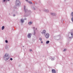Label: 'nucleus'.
<instances>
[{"label":"nucleus","mask_w":73,"mask_h":73,"mask_svg":"<svg viewBox=\"0 0 73 73\" xmlns=\"http://www.w3.org/2000/svg\"><path fill=\"white\" fill-rule=\"evenodd\" d=\"M34 35H36V33L35 32V29L34 30Z\"/></svg>","instance_id":"15"},{"label":"nucleus","mask_w":73,"mask_h":73,"mask_svg":"<svg viewBox=\"0 0 73 73\" xmlns=\"http://www.w3.org/2000/svg\"><path fill=\"white\" fill-rule=\"evenodd\" d=\"M16 16V15H15V14H13V16L14 17H15V16Z\"/></svg>","instance_id":"25"},{"label":"nucleus","mask_w":73,"mask_h":73,"mask_svg":"<svg viewBox=\"0 0 73 73\" xmlns=\"http://www.w3.org/2000/svg\"><path fill=\"white\" fill-rule=\"evenodd\" d=\"M71 35L72 36L71 37H73V33H72V32L71 33Z\"/></svg>","instance_id":"14"},{"label":"nucleus","mask_w":73,"mask_h":73,"mask_svg":"<svg viewBox=\"0 0 73 73\" xmlns=\"http://www.w3.org/2000/svg\"><path fill=\"white\" fill-rule=\"evenodd\" d=\"M39 40L40 41H42V39L41 38H40Z\"/></svg>","instance_id":"20"},{"label":"nucleus","mask_w":73,"mask_h":73,"mask_svg":"<svg viewBox=\"0 0 73 73\" xmlns=\"http://www.w3.org/2000/svg\"><path fill=\"white\" fill-rule=\"evenodd\" d=\"M25 20H27V19L25 18Z\"/></svg>","instance_id":"33"},{"label":"nucleus","mask_w":73,"mask_h":73,"mask_svg":"<svg viewBox=\"0 0 73 73\" xmlns=\"http://www.w3.org/2000/svg\"><path fill=\"white\" fill-rule=\"evenodd\" d=\"M3 58L5 61H7V60H8V59L9 58V54L7 53L5 54L4 56L3 57Z\"/></svg>","instance_id":"1"},{"label":"nucleus","mask_w":73,"mask_h":73,"mask_svg":"<svg viewBox=\"0 0 73 73\" xmlns=\"http://www.w3.org/2000/svg\"><path fill=\"white\" fill-rule=\"evenodd\" d=\"M41 33H42V34H43V32H41Z\"/></svg>","instance_id":"32"},{"label":"nucleus","mask_w":73,"mask_h":73,"mask_svg":"<svg viewBox=\"0 0 73 73\" xmlns=\"http://www.w3.org/2000/svg\"><path fill=\"white\" fill-rule=\"evenodd\" d=\"M26 1H28V0H25Z\"/></svg>","instance_id":"30"},{"label":"nucleus","mask_w":73,"mask_h":73,"mask_svg":"<svg viewBox=\"0 0 73 73\" xmlns=\"http://www.w3.org/2000/svg\"><path fill=\"white\" fill-rule=\"evenodd\" d=\"M33 23L32 22H29V25H31V24H32Z\"/></svg>","instance_id":"11"},{"label":"nucleus","mask_w":73,"mask_h":73,"mask_svg":"<svg viewBox=\"0 0 73 73\" xmlns=\"http://www.w3.org/2000/svg\"><path fill=\"white\" fill-rule=\"evenodd\" d=\"M24 9L25 11V12H27V11L28 10H27V9H25V6H24Z\"/></svg>","instance_id":"10"},{"label":"nucleus","mask_w":73,"mask_h":73,"mask_svg":"<svg viewBox=\"0 0 73 73\" xmlns=\"http://www.w3.org/2000/svg\"><path fill=\"white\" fill-rule=\"evenodd\" d=\"M71 16H72V17H73V12H72L71 14Z\"/></svg>","instance_id":"17"},{"label":"nucleus","mask_w":73,"mask_h":73,"mask_svg":"<svg viewBox=\"0 0 73 73\" xmlns=\"http://www.w3.org/2000/svg\"><path fill=\"white\" fill-rule=\"evenodd\" d=\"M32 35L31 33H29L27 35V37L29 38H31V36Z\"/></svg>","instance_id":"4"},{"label":"nucleus","mask_w":73,"mask_h":73,"mask_svg":"<svg viewBox=\"0 0 73 73\" xmlns=\"http://www.w3.org/2000/svg\"><path fill=\"white\" fill-rule=\"evenodd\" d=\"M52 73H56V71H55V69H52Z\"/></svg>","instance_id":"7"},{"label":"nucleus","mask_w":73,"mask_h":73,"mask_svg":"<svg viewBox=\"0 0 73 73\" xmlns=\"http://www.w3.org/2000/svg\"><path fill=\"white\" fill-rule=\"evenodd\" d=\"M51 15H52V16H56V14L55 13H51Z\"/></svg>","instance_id":"8"},{"label":"nucleus","mask_w":73,"mask_h":73,"mask_svg":"<svg viewBox=\"0 0 73 73\" xmlns=\"http://www.w3.org/2000/svg\"><path fill=\"white\" fill-rule=\"evenodd\" d=\"M29 50H30V51L31 52L32 51V49H30Z\"/></svg>","instance_id":"27"},{"label":"nucleus","mask_w":73,"mask_h":73,"mask_svg":"<svg viewBox=\"0 0 73 73\" xmlns=\"http://www.w3.org/2000/svg\"><path fill=\"white\" fill-rule=\"evenodd\" d=\"M49 42H50L49 41V40H47V41L46 42V44H49Z\"/></svg>","instance_id":"12"},{"label":"nucleus","mask_w":73,"mask_h":73,"mask_svg":"<svg viewBox=\"0 0 73 73\" xmlns=\"http://www.w3.org/2000/svg\"><path fill=\"white\" fill-rule=\"evenodd\" d=\"M44 35L46 38H48L49 37V34L48 33H46Z\"/></svg>","instance_id":"3"},{"label":"nucleus","mask_w":73,"mask_h":73,"mask_svg":"<svg viewBox=\"0 0 73 73\" xmlns=\"http://www.w3.org/2000/svg\"><path fill=\"white\" fill-rule=\"evenodd\" d=\"M10 60H11V61H12V60H13V59L12 58H10Z\"/></svg>","instance_id":"24"},{"label":"nucleus","mask_w":73,"mask_h":73,"mask_svg":"<svg viewBox=\"0 0 73 73\" xmlns=\"http://www.w3.org/2000/svg\"><path fill=\"white\" fill-rule=\"evenodd\" d=\"M14 8H16V7H14Z\"/></svg>","instance_id":"31"},{"label":"nucleus","mask_w":73,"mask_h":73,"mask_svg":"<svg viewBox=\"0 0 73 73\" xmlns=\"http://www.w3.org/2000/svg\"><path fill=\"white\" fill-rule=\"evenodd\" d=\"M62 23H63V21H62Z\"/></svg>","instance_id":"35"},{"label":"nucleus","mask_w":73,"mask_h":73,"mask_svg":"<svg viewBox=\"0 0 73 73\" xmlns=\"http://www.w3.org/2000/svg\"><path fill=\"white\" fill-rule=\"evenodd\" d=\"M63 51L64 52H65V51H66V49H64L63 50Z\"/></svg>","instance_id":"26"},{"label":"nucleus","mask_w":73,"mask_h":73,"mask_svg":"<svg viewBox=\"0 0 73 73\" xmlns=\"http://www.w3.org/2000/svg\"><path fill=\"white\" fill-rule=\"evenodd\" d=\"M33 28H34V29H35V27H33Z\"/></svg>","instance_id":"34"},{"label":"nucleus","mask_w":73,"mask_h":73,"mask_svg":"<svg viewBox=\"0 0 73 73\" xmlns=\"http://www.w3.org/2000/svg\"><path fill=\"white\" fill-rule=\"evenodd\" d=\"M6 0H3V1L4 2H5V1Z\"/></svg>","instance_id":"28"},{"label":"nucleus","mask_w":73,"mask_h":73,"mask_svg":"<svg viewBox=\"0 0 73 73\" xmlns=\"http://www.w3.org/2000/svg\"><path fill=\"white\" fill-rule=\"evenodd\" d=\"M5 28V27L4 26H2V30H3V29H4Z\"/></svg>","instance_id":"13"},{"label":"nucleus","mask_w":73,"mask_h":73,"mask_svg":"<svg viewBox=\"0 0 73 73\" xmlns=\"http://www.w3.org/2000/svg\"><path fill=\"white\" fill-rule=\"evenodd\" d=\"M41 43H42H42H43V42L42 41H41Z\"/></svg>","instance_id":"29"},{"label":"nucleus","mask_w":73,"mask_h":73,"mask_svg":"<svg viewBox=\"0 0 73 73\" xmlns=\"http://www.w3.org/2000/svg\"><path fill=\"white\" fill-rule=\"evenodd\" d=\"M43 33L44 35H45V33H46V31L45 30H43Z\"/></svg>","instance_id":"9"},{"label":"nucleus","mask_w":73,"mask_h":73,"mask_svg":"<svg viewBox=\"0 0 73 73\" xmlns=\"http://www.w3.org/2000/svg\"><path fill=\"white\" fill-rule=\"evenodd\" d=\"M36 29L37 30V28H36Z\"/></svg>","instance_id":"38"},{"label":"nucleus","mask_w":73,"mask_h":73,"mask_svg":"<svg viewBox=\"0 0 73 73\" xmlns=\"http://www.w3.org/2000/svg\"><path fill=\"white\" fill-rule=\"evenodd\" d=\"M5 42H6V43H8V40H6L5 41Z\"/></svg>","instance_id":"23"},{"label":"nucleus","mask_w":73,"mask_h":73,"mask_svg":"<svg viewBox=\"0 0 73 73\" xmlns=\"http://www.w3.org/2000/svg\"><path fill=\"white\" fill-rule=\"evenodd\" d=\"M8 1H9L10 0H7Z\"/></svg>","instance_id":"37"},{"label":"nucleus","mask_w":73,"mask_h":73,"mask_svg":"<svg viewBox=\"0 0 73 73\" xmlns=\"http://www.w3.org/2000/svg\"><path fill=\"white\" fill-rule=\"evenodd\" d=\"M51 60L52 61H53L54 60V59H55V58L54 57H51L50 58Z\"/></svg>","instance_id":"6"},{"label":"nucleus","mask_w":73,"mask_h":73,"mask_svg":"<svg viewBox=\"0 0 73 73\" xmlns=\"http://www.w3.org/2000/svg\"><path fill=\"white\" fill-rule=\"evenodd\" d=\"M23 47H24V46H23Z\"/></svg>","instance_id":"36"},{"label":"nucleus","mask_w":73,"mask_h":73,"mask_svg":"<svg viewBox=\"0 0 73 73\" xmlns=\"http://www.w3.org/2000/svg\"><path fill=\"white\" fill-rule=\"evenodd\" d=\"M21 20V21L22 22V23H24V20H23V19H22Z\"/></svg>","instance_id":"16"},{"label":"nucleus","mask_w":73,"mask_h":73,"mask_svg":"<svg viewBox=\"0 0 73 73\" xmlns=\"http://www.w3.org/2000/svg\"><path fill=\"white\" fill-rule=\"evenodd\" d=\"M69 38L70 39H72V38H73V37H72V36L71 37H69Z\"/></svg>","instance_id":"19"},{"label":"nucleus","mask_w":73,"mask_h":73,"mask_svg":"<svg viewBox=\"0 0 73 73\" xmlns=\"http://www.w3.org/2000/svg\"><path fill=\"white\" fill-rule=\"evenodd\" d=\"M33 9H34V10H36V9L33 7Z\"/></svg>","instance_id":"21"},{"label":"nucleus","mask_w":73,"mask_h":73,"mask_svg":"<svg viewBox=\"0 0 73 73\" xmlns=\"http://www.w3.org/2000/svg\"><path fill=\"white\" fill-rule=\"evenodd\" d=\"M71 21L73 22V17H72L71 18Z\"/></svg>","instance_id":"22"},{"label":"nucleus","mask_w":73,"mask_h":73,"mask_svg":"<svg viewBox=\"0 0 73 73\" xmlns=\"http://www.w3.org/2000/svg\"><path fill=\"white\" fill-rule=\"evenodd\" d=\"M44 11V12H49V10L48 9H43Z\"/></svg>","instance_id":"5"},{"label":"nucleus","mask_w":73,"mask_h":73,"mask_svg":"<svg viewBox=\"0 0 73 73\" xmlns=\"http://www.w3.org/2000/svg\"><path fill=\"white\" fill-rule=\"evenodd\" d=\"M29 4H32V3L31 2V1H29Z\"/></svg>","instance_id":"18"},{"label":"nucleus","mask_w":73,"mask_h":73,"mask_svg":"<svg viewBox=\"0 0 73 73\" xmlns=\"http://www.w3.org/2000/svg\"><path fill=\"white\" fill-rule=\"evenodd\" d=\"M20 5H21L20 1L19 0H16L15 2V5H16V6H19Z\"/></svg>","instance_id":"2"}]
</instances>
